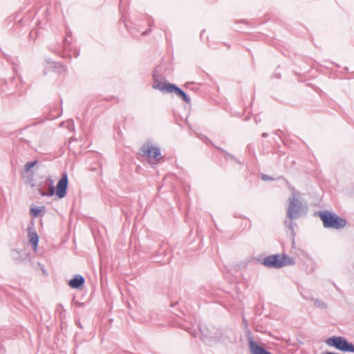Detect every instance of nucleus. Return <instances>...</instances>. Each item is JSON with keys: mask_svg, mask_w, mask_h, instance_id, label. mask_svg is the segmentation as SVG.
Masks as SVG:
<instances>
[{"mask_svg": "<svg viewBox=\"0 0 354 354\" xmlns=\"http://www.w3.org/2000/svg\"><path fill=\"white\" fill-rule=\"evenodd\" d=\"M68 182V175L66 173H64L62 178L58 181L56 188H55L53 180L50 177H48L46 179V183L49 184L48 192H45L39 189V193L43 196H52L55 194L59 198H63L66 195Z\"/></svg>", "mask_w": 354, "mask_h": 354, "instance_id": "obj_1", "label": "nucleus"}, {"mask_svg": "<svg viewBox=\"0 0 354 354\" xmlns=\"http://www.w3.org/2000/svg\"><path fill=\"white\" fill-rule=\"evenodd\" d=\"M294 264V259L288 257L286 254H278L270 255L266 257L263 261V265L266 267L276 269Z\"/></svg>", "mask_w": 354, "mask_h": 354, "instance_id": "obj_2", "label": "nucleus"}, {"mask_svg": "<svg viewBox=\"0 0 354 354\" xmlns=\"http://www.w3.org/2000/svg\"><path fill=\"white\" fill-rule=\"evenodd\" d=\"M319 216L323 222L324 226L327 228L342 229L346 224L344 219L328 211L320 212Z\"/></svg>", "mask_w": 354, "mask_h": 354, "instance_id": "obj_3", "label": "nucleus"}, {"mask_svg": "<svg viewBox=\"0 0 354 354\" xmlns=\"http://www.w3.org/2000/svg\"><path fill=\"white\" fill-rule=\"evenodd\" d=\"M153 88L158 89L162 92L167 93H175L177 96L182 98L186 103L189 104L191 102L190 98L187 95V94L180 88L175 86L174 84L168 83L166 84H157L156 85H153Z\"/></svg>", "mask_w": 354, "mask_h": 354, "instance_id": "obj_4", "label": "nucleus"}, {"mask_svg": "<svg viewBox=\"0 0 354 354\" xmlns=\"http://www.w3.org/2000/svg\"><path fill=\"white\" fill-rule=\"evenodd\" d=\"M289 205L287 209V216L290 219H297L301 215V203L294 195L288 199Z\"/></svg>", "mask_w": 354, "mask_h": 354, "instance_id": "obj_5", "label": "nucleus"}, {"mask_svg": "<svg viewBox=\"0 0 354 354\" xmlns=\"http://www.w3.org/2000/svg\"><path fill=\"white\" fill-rule=\"evenodd\" d=\"M326 344L330 346H333L342 351H350L354 353V345L348 343L341 337H330L326 340Z\"/></svg>", "mask_w": 354, "mask_h": 354, "instance_id": "obj_6", "label": "nucleus"}, {"mask_svg": "<svg viewBox=\"0 0 354 354\" xmlns=\"http://www.w3.org/2000/svg\"><path fill=\"white\" fill-rule=\"evenodd\" d=\"M142 156H146L149 158H154L159 160L160 158V151L158 147H153L150 143H145L141 148V153Z\"/></svg>", "mask_w": 354, "mask_h": 354, "instance_id": "obj_7", "label": "nucleus"}, {"mask_svg": "<svg viewBox=\"0 0 354 354\" xmlns=\"http://www.w3.org/2000/svg\"><path fill=\"white\" fill-rule=\"evenodd\" d=\"M28 232L30 243L32 245L33 250H36L38 245L39 236L35 231H32L30 227L28 229Z\"/></svg>", "mask_w": 354, "mask_h": 354, "instance_id": "obj_8", "label": "nucleus"}, {"mask_svg": "<svg viewBox=\"0 0 354 354\" xmlns=\"http://www.w3.org/2000/svg\"><path fill=\"white\" fill-rule=\"evenodd\" d=\"M250 348L252 354H270V353L266 351L263 348L259 346L253 341H250Z\"/></svg>", "mask_w": 354, "mask_h": 354, "instance_id": "obj_9", "label": "nucleus"}, {"mask_svg": "<svg viewBox=\"0 0 354 354\" xmlns=\"http://www.w3.org/2000/svg\"><path fill=\"white\" fill-rule=\"evenodd\" d=\"M84 277L81 275H77L69 281L68 285L73 288H79L84 284Z\"/></svg>", "mask_w": 354, "mask_h": 354, "instance_id": "obj_10", "label": "nucleus"}, {"mask_svg": "<svg viewBox=\"0 0 354 354\" xmlns=\"http://www.w3.org/2000/svg\"><path fill=\"white\" fill-rule=\"evenodd\" d=\"M212 333H201V339L206 344L212 345L215 343V340L211 337Z\"/></svg>", "mask_w": 354, "mask_h": 354, "instance_id": "obj_11", "label": "nucleus"}, {"mask_svg": "<svg viewBox=\"0 0 354 354\" xmlns=\"http://www.w3.org/2000/svg\"><path fill=\"white\" fill-rule=\"evenodd\" d=\"M37 164V161H32V162H28L25 165V170L26 171L28 172L30 171V169L35 167V165Z\"/></svg>", "mask_w": 354, "mask_h": 354, "instance_id": "obj_12", "label": "nucleus"}, {"mask_svg": "<svg viewBox=\"0 0 354 354\" xmlns=\"http://www.w3.org/2000/svg\"><path fill=\"white\" fill-rule=\"evenodd\" d=\"M41 209H38V208H32L30 209V214L32 215V216L36 218L37 217L39 214L41 213Z\"/></svg>", "mask_w": 354, "mask_h": 354, "instance_id": "obj_13", "label": "nucleus"}, {"mask_svg": "<svg viewBox=\"0 0 354 354\" xmlns=\"http://www.w3.org/2000/svg\"><path fill=\"white\" fill-rule=\"evenodd\" d=\"M285 225L291 230H293L295 223L292 221H285Z\"/></svg>", "mask_w": 354, "mask_h": 354, "instance_id": "obj_14", "label": "nucleus"}, {"mask_svg": "<svg viewBox=\"0 0 354 354\" xmlns=\"http://www.w3.org/2000/svg\"><path fill=\"white\" fill-rule=\"evenodd\" d=\"M262 179L263 180H272V178L268 177L267 175L264 174V175L262 176Z\"/></svg>", "mask_w": 354, "mask_h": 354, "instance_id": "obj_15", "label": "nucleus"}, {"mask_svg": "<svg viewBox=\"0 0 354 354\" xmlns=\"http://www.w3.org/2000/svg\"><path fill=\"white\" fill-rule=\"evenodd\" d=\"M315 304L316 306H324L323 302H321V301H319L318 300H316Z\"/></svg>", "mask_w": 354, "mask_h": 354, "instance_id": "obj_16", "label": "nucleus"}, {"mask_svg": "<svg viewBox=\"0 0 354 354\" xmlns=\"http://www.w3.org/2000/svg\"><path fill=\"white\" fill-rule=\"evenodd\" d=\"M267 136H268V133H263L262 134V137H263V138H266V137H267Z\"/></svg>", "mask_w": 354, "mask_h": 354, "instance_id": "obj_17", "label": "nucleus"}, {"mask_svg": "<svg viewBox=\"0 0 354 354\" xmlns=\"http://www.w3.org/2000/svg\"><path fill=\"white\" fill-rule=\"evenodd\" d=\"M147 34V32H143L142 35H146Z\"/></svg>", "mask_w": 354, "mask_h": 354, "instance_id": "obj_18", "label": "nucleus"}, {"mask_svg": "<svg viewBox=\"0 0 354 354\" xmlns=\"http://www.w3.org/2000/svg\"><path fill=\"white\" fill-rule=\"evenodd\" d=\"M270 354H272V353H270Z\"/></svg>", "mask_w": 354, "mask_h": 354, "instance_id": "obj_19", "label": "nucleus"}]
</instances>
